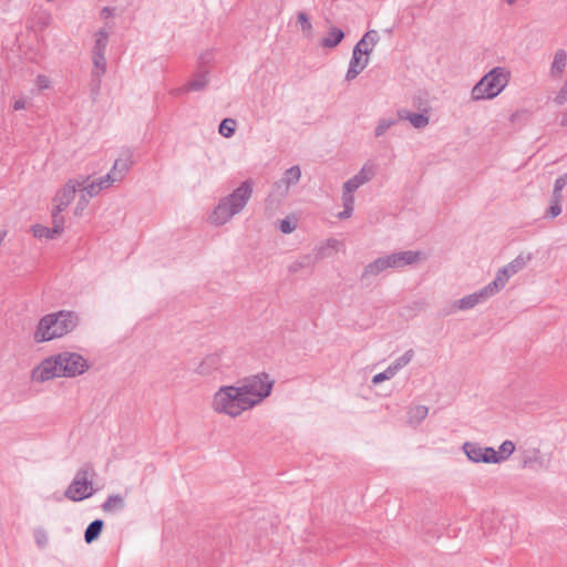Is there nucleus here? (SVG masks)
I'll return each instance as SVG.
<instances>
[{
  "label": "nucleus",
  "instance_id": "obj_19",
  "mask_svg": "<svg viewBox=\"0 0 567 567\" xmlns=\"http://www.w3.org/2000/svg\"><path fill=\"white\" fill-rule=\"evenodd\" d=\"M567 64V53L565 50L559 49L555 52L554 60L550 64L549 75L553 79H559Z\"/></svg>",
  "mask_w": 567,
  "mask_h": 567
},
{
  "label": "nucleus",
  "instance_id": "obj_46",
  "mask_svg": "<svg viewBox=\"0 0 567 567\" xmlns=\"http://www.w3.org/2000/svg\"><path fill=\"white\" fill-rule=\"evenodd\" d=\"M354 47L361 49L365 56H369V54L373 51V47L369 44L364 37H362Z\"/></svg>",
  "mask_w": 567,
  "mask_h": 567
},
{
  "label": "nucleus",
  "instance_id": "obj_20",
  "mask_svg": "<svg viewBox=\"0 0 567 567\" xmlns=\"http://www.w3.org/2000/svg\"><path fill=\"white\" fill-rule=\"evenodd\" d=\"M344 37L346 34L341 29L331 27L329 28L327 35L321 39L320 45L322 48L333 49L342 42Z\"/></svg>",
  "mask_w": 567,
  "mask_h": 567
},
{
  "label": "nucleus",
  "instance_id": "obj_29",
  "mask_svg": "<svg viewBox=\"0 0 567 567\" xmlns=\"http://www.w3.org/2000/svg\"><path fill=\"white\" fill-rule=\"evenodd\" d=\"M236 125L234 118H224L218 126V132L221 136L229 138L235 134Z\"/></svg>",
  "mask_w": 567,
  "mask_h": 567
},
{
  "label": "nucleus",
  "instance_id": "obj_35",
  "mask_svg": "<svg viewBox=\"0 0 567 567\" xmlns=\"http://www.w3.org/2000/svg\"><path fill=\"white\" fill-rule=\"evenodd\" d=\"M297 20H298V23L300 24L301 27V30L307 33V34H310L312 32V23L308 17V14L303 11H300L298 14H297Z\"/></svg>",
  "mask_w": 567,
  "mask_h": 567
},
{
  "label": "nucleus",
  "instance_id": "obj_23",
  "mask_svg": "<svg viewBox=\"0 0 567 567\" xmlns=\"http://www.w3.org/2000/svg\"><path fill=\"white\" fill-rule=\"evenodd\" d=\"M103 527H104V522L100 518L91 522L84 532L85 543L91 544L94 540H96L100 537V535L103 530Z\"/></svg>",
  "mask_w": 567,
  "mask_h": 567
},
{
  "label": "nucleus",
  "instance_id": "obj_32",
  "mask_svg": "<svg viewBox=\"0 0 567 567\" xmlns=\"http://www.w3.org/2000/svg\"><path fill=\"white\" fill-rule=\"evenodd\" d=\"M32 230H33L34 237L40 238V239H42V238L53 239L56 235H59L58 233L52 231V227H47V226H42V225H34L32 227Z\"/></svg>",
  "mask_w": 567,
  "mask_h": 567
},
{
  "label": "nucleus",
  "instance_id": "obj_47",
  "mask_svg": "<svg viewBox=\"0 0 567 567\" xmlns=\"http://www.w3.org/2000/svg\"><path fill=\"white\" fill-rule=\"evenodd\" d=\"M309 260H310L309 257H305L302 260H297V261L292 262L289 266V271L290 272H298L301 268H305V267H307L309 265Z\"/></svg>",
  "mask_w": 567,
  "mask_h": 567
},
{
  "label": "nucleus",
  "instance_id": "obj_2",
  "mask_svg": "<svg viewBox=\"0 0 567 567\" xmlns=\"http://www.w3.org/2000/svg\"><path fill=\"white\" fill-rule=\"evenodd\" d=\"M79 323L78 316L72 311L61 310L42 317L34 332L37 342H45L61 338L73 331Z\"/></svg>",
  "mask_w": 567,
  "mask_h": 567
},
{
  "label": "nucleus",
  "instance_id": "obj_28",
  "mask_svg": "<svg viewBox=\"0 0 567 567\" xmlns=\"http://www.w3.org/2000/svg\"><path fill=\"white\" fill-rule=\"evenodd\" d=\"M413 357H414V351L412 349H409L401 357L396 358L390 364V368L396 374L401 369H403L405 365H408L412 361Z\"/></svg>",
  "mask_w": 567,
  "mask_h": 567
},
{
  "label": "nucleus",
  "instance_id": "obj_49",
  "mask_svg": "<svg viewBox=\"0 0 567 567\" xmlns=\"http://www.w3.org/2000/svg\"><path fill=\"white\" fill-rule=\"evenodd\" d=\"M342 203L344 208H352L354 207V196L351 193H344L342 190Z\"/></svg>",
  "mask_w": 567,
  "mask_h": 567
},
{
  "label": "nucleus",
  "instance_id": "obj_34",
  "mask_svg": "<svg viewBox=\"0 0 567 567\" xmlns=\"http://www.w3.org/2000/svg\"><path fill=\"white\" fill-rule=\"evenodd\" d=\"M375 174L373 165H364L354 176L362 183L370 182Z\"/></svg>",
  "mask_w": 567,
  "mask_h": 567
},
{
  "label": "nucleus",
  "instance_id": "obj_5",
  "mask_svg": "<svg viewBox=\"0 0 567 567\" xmlns=\"http://www.w3.org/2000/svg\"><path fill=\"white\" fill-rule=\"evenodd\" d=\"M511 72L505 68L495 66L488 71L472 89L473 101L492 100L507 86Z\"/></svg>",
  "mask_w": 567,
  "mask_h": 567
},
{
  "label": "nucleus",
  "instance_id": "obj_40",
  "mask_svg": "<svg viewBox=\"0 0 567 567\" xmlns=\"http://www.w3.org/2000/svg\"><path fill=\"white\" fill-rule=\"evenodd\" d=\"M567 102V79L561 89L558 91L556 96L554 97V103L556 105H564Z\"/></svg>",
  "mask_w": 567,
  "mask_h": 567
},
{
  "label": "nucleus",
  "instance_id": "obj_57",
  "mask_svg": "<svg viewBox=\"0 0 567 567\" xmlns=\"http://www.w3.org/2000/svg\"><path fill=\"white\" fill-rule=\"evenodd\" d=\"M188 91H189V90H188V89H186V84H185L184 86H181V87H177V89L172 90V91H171V94H172L173 96H177V95L183 94V93L188 92Z\"/></svg>",
  "mask_w": 567,
  "mask_h": 567
},
{
  "label": "nucleus",
  "instance_id": "obj_59",
  "mask_svg": "<svg viewBox=\"0 0 567 567\" xmlns=\"http://www.w3.org/2000/svg\"><path fill=\"white\" fill-rule=\"evenodd\" d=\"M101 14L104 17V18H109L113 14V9L109 8V7H104L101 11Z\"/></svg>",
  "mask_w": 567,
  "mask_h": 567
},
{
  "label": "nucleus",
  "instance_id": "obj_13",
  "mask_svg": "<svg viewBox=\"0 0 567 567\" xmlns=\"http://www.w3.org/2000/svg\"><path fill=\"white\" fill-rule=\"evenodd\" d=\"M221 367V357L218 353H210L206 355L195 369V372L203 377H209Z\"/></svg>",
  "mask_w": 567,
  "mask_h": 567
},
{
  "label": "nucleus",
  "instance_id": "obj_8",
  "mask_svg": "<svg viewBox=\"0 0 567 567\" xmlns=\"http://www.w3.org/2000/svg\"><path fill=\"white\" fill-rule=\"evenodd\" d=\"M388 268L400 269L405 266L417 264L422 259L421 251L404 250L384 256Z\"/></svg>",
  "mask_w": 567,
  "mask_h": 567
},
{
  "label": "nucleus",
  "instance_id": "obj_31",
  "mask_svg": "<svg viewBox=\"0 0 567 567\" xmlns=\"http://www.w3.org/2000/svg\"><path fill=\"white\" fill-rule=\"evenodd\" d=\"M400 121L399 116L395 118H381L374 130V134L377 137H380L385 134V132L395 125Z\"/></svg>",
  "mask_w": 567,
  "mask_h": 567
},
{
  "label": "nucleus",
  "instance_id": "obj_37",
  "mask_svg": "<svg viewBox=\"0 0 567 567\" xmlns=\"http://www.w3.org/2000/svg\"><path fill=\"white\" fill-rule=\"evenodd\" d=\"M395 375L394 371L390 368V365L383 371L380 372L372 378L373 384H379L385 380H390Z\"/></svg>",
  "mask_w": 567,
  "mask_h": 567
},
{
  "label": "nucleus",
  "instance_id": "obj_27",
  "mask_svg": "<svg viewBox=\"0 0 567 567\" xmlns=\"http://www.w3.org/2000/svg\"><path fill=\"white\" fill-rule=\"evenodd\" d=\"M109 44V32L104 29H100L96 33L95 44L93 47L92 54L102 53L105 54Z\"/></svg>",
  "mask_w": 567,
  "mask_h": 567
},
{
  "label": "nucleus",
  "instance_id": "obj_10",
  "mask_svg": "<svg viewBox=\"0 0 567 567\" xmlns=\"http://www.w3.org/2000/svg\"><path fill=\"white\" fill-rule=\"evenodd\" d=\"M87 178L80 182L70 179L63 188H61L53 198L54 207H58V212H63L70 203L74 199V195L79 187H82L86 183Z\"/></svg>",
  "mask_w": 567,
  "mask_h": 567
},
{
  "label": "nucleus",
  "instance_id": "obj_3",
  "mask_svg": "<svg viewBox=\"0 0 567 567\" xmlns=\"http://www.w3.org/2000/svg\"><path fill=\"white\" fill-rule=\"evenodd\" d=\"M252 194V183L243 182L233 193L221 198L209 216L214 225L221 226L228 223L236 214L240 213Z\"/></svg>",
  "mask_w": 567,
  "mask_h": 567
},
{
  "label": "nucleus",
  "instance_id": "obj_36",
  "mask_svg": "<svg viewBox=\"0 0 567 567\" xmlns=\"http://www.w3.org/2000/svg\"><path fill=\"white\" fill-rule=\"evenodd\" d=\"M429 413V409L425 405H416L410 411V416L412 420L417 422L423 421Z\"/></svg>",
  "mask_w": 567,
  "mask_h": 567
},
{
  "label": "nucleus",
  "instance_id": "obj_17",
  "mask_svg": "<svg viewBox=\"0 0 567 567\" xmlns=\"http://www.w3.org/2000/svg\"><path fill=\"white\" fill-rule=\"evenodd\" d=\"M133 165L131 153H126L125 157L115 159L110 174L117 181H122L125 174L130 171Z\"/></svg>",
  "mask_w": 567,
  "mask_h": 567
},
{
  "label": "nucleus",
  "instance_id": "obj_11",
  "mask_svg": "<svg viewBox=\"0 0 567 567\" xmlns=\"http://www.w3.org/2000/svg\"><path fill=\"white\" fill-rule=\"evenodd\" d=\"M493 297L487 287H483L482 289L470 293L455 302V307L458 310H468L474 308L476 305L486 301L488 298Z\"/></svg>",
  "mask_w": 567,
  "mask_h": 567
},
{
  "label": "nucleus",
  "instance_id": "obj_12",
  "mask_svg": "<svg viewBox=\"0 0 567 567\" xmlns=\"http://www.w3.org/2000/svg\"><path fill=\"white\" fill-rule=\"evenodd\" d=\"M92 62H93V70H92L93 87H92V93L93 94H97V92L100 90L101 79L105 74L106 66H107L105 54H102V53L92 54Z\"/></svg>",
  "mask_w": 567,
  "mask_h": 567
},
{
  "label": "nucleus",
  "instance_id": "obj_26",
  "mask_svg": "<svg viewBox=\"0 0 567 567\" xmlns=\"http://www.w3.org/2000/svg\"><path fill=\"white\" fill-rule=\"evenodd\" d=\"M208 84V72L202 71L186 84V89L189 91H202L204 90Z\"/></svg>",
  "mask_w": 567,
  "mask_h": 567
},
{
  "label": "nucleus",
  "instance_id": "obj_7",
  "mask_svg": "<svg viewBox=\"0 0 567 567\" xmlns=\"http://www.w3.org/2000/svg\"><path fill=\"white\" fill-rule=\"evenodd\" d=\"M94 476V470L92 465L85 464L83 467L78 470L71 484L65 489V497L73 502H81L93 495L92 477Z\"/></svg>",
  "mask_w": 567,
  "mask_h": 567
},
{
  "label": "nucleus",
  "instance_id": "obj_42",
  "mask_svg": "<svg viewBox=\"0 0 567 567\" xmlns=\"http://www.w3.org/2000/svg\"><path fill=\"white\" fill-rule=\"evenodd\" d=\"M115 182H117V181H116V179H115V178L110 174V172H109L105 176H103V177H101V178H99V179L96 181V183H97V185H99V188H100L101 190H102V189H105V188H109V187H110V186H112V185H113V183H115Z\"/></svg>",
  "mask_w": 567,
  "mask_h": 567
},
{
  "label": "nucleus",
  "instance_id": "obj_25",
  "mask_svg": "<svg viewBox=\"0 0 567 567\" xmlns=\"http://www.w3.org/2000/svg\"><path fill=\"white\" fill-rule=\"evenodd\" d=\"M101 507L105 513L122 511L125 507L124 498L120 494L110 495Z\"/></svg>",
  "mask_w": 567,
  "mask_h": 567
},
{
  "label": "nucleus",
  "instance_id": "obj_21",
  "mask_svg": "<svg viewBox=\"0 0 567 567\" xmlns=\"http://www.w3.org/2000/svg\"><path fill=\"white\" fill-rule=\"evenodd\" d=\"M398 115L400 120H408L415 128H424L429 124V117L423 113H412L406 110H400Z\"/></svg>",
  "mask_w": 567,
  "mask_h": 567
},
{
  "label": "nucleus",
  "instance_id": "obj_18",
  "mask_svg": "<svg viewBox=\"0 0 567 567\" xmlns=\"http://www.w3.org/2000/svg\"><path fill=\"white\" fill-rule=\"evenodd\" d=\"M369 56L365 58H351L346 73V81H353L369 64Z\"/></svg>",
  "mask_w": 567,
  "mask_h": 567
},
{
  "label": "nucleus",
  "instance_id": "obj_61",
  "mask_svg": "<svg viewBox=\"0 0 567 567\" xmlns=\"http://www.w3.org/2000/svg\"><path fill=\"white\" fill-rule=\"evenodd\" d=\"M560 177H563V179H565V182L567 183V173L561 175Z\"/></svg>",
  "mask_w": 567,
  "mask_h": 567
},
{
  "label": "nucleus",
  "instance_id": "obj_54",
  "mask_svg": "<svg viewBox=\"0 0 567 567\" xmlns=\"http://www.w3.org/2000/svg\"><path fill=\"white\" fill-rule=\"evenodd\" d=\"M566 185H567V183L565 182V179H563V177L559 176L555 181L554 188L556 189V192H558V190L563 192V189Z\"/></svg>",
  "mask_w": 567,
  "mask_h": 567
},
{
  "label": "nucleus",
  "instance_id": "obj_41",
  "mask_svg": "<svg viewBox=\"0 0 567 567\" xmlns=\"http://www.w3.org/2000/svg\"><path fill=\"white\" fill-rule=\"evenodd\" d=\"M529 117V112L525 109L518 110L511 114L509 121L512 123L520 122V121H527Z\"/></svg>",
  "mask_w": 567,
  "mask_h": 567
},
{
  "label": "nucleus",
  "instance_id": "obj_53",
  "mask_svg": "<svg viewBox=\"0 0 567 567\" xmlns=\"http://www.w3.org/2000/svg\"><path fill=\"white\" fill-rule=\"evenodd\" d=\"M563 199H564L563 192L561 190L556 192V189L553 188V193L550 196V203L561 204Z\"/></svg>",
  "mask_w": 567,
  "mask_h": 567
},
{
  "label": "nucleus",
  "instance_id": "obj_43",
  "mask_svg": "<svg viewBox=\"0 0 567 567\" xmlns=\"http://www.w3.org/2000/svg\"><path fill=\"white\" fill-rule=\"evenodd\" d=\"M279 229L284 234H290L296 229V224L291 221L289 218H285L280 220Z\"/></svg>",
  "mask_w": 567,
  "mask_h": 567
},
{
  "label": "nucleus",
  "instance_id": "obj_22",
  "mask_svg": "<svg viewBox=\"0 0 567 567\" xmlns=\"http://www.w3.org/2000/svg\"><path fill=\"white\" fill-rule=\"evenodd\" d=\"M386 269L389 268L386 266L384 256H381L365 266L361 275V279L363 280L369 277H377Z\"/></svg>",
  "mask_w": 567,
  "mask_h": 567
},
{
  "label": "nucleus",
  "instance_id": "obj_15",
  "mask_svg": "<svg viewBox=\"0 0 567 567\" xmlns=\"http://www.w3.org/2000/svg\"><path fill=\"white\" fill-rule=\"evenodd\" d=\"M512 276H514V274L509 271L507 266H504L503 268L498 269L494 280L486 285V287L494 296L505 287Z\"/></svg>",
  "mask_w": 567,
  "mask_h": 567
},
{
  "label": "nucleus",
  "instance_id": "obj_39",
  "mask_svg": "<svg viewBox=\"0 0 567 567\" xmlns=\"http://www.w3.org/2000/svg\"><path fill=\"white\" fill-rule=\"evenodd\" d=\"M34 539H35L37 545L40 548H44L48 544V535H47L45 530H43L41 528H37L34 530Z\"/></svg>",
  "mask_w": 567,
  "mask_h": 567
},
{
  "label": "nucleus",
  "instance_id": "obj_14",
  "mask_svg": "<svg viewBox=\"0 0 567 567\" xmlns=\"http://www.w3.org/2000/svg\"><path fill=\"white\" fill-rule=\"evenodd\" d=\"M300 167L298 165H293L285 172L281 179L275 183V187L277 189L282 188V192L286 193L291 185H295L300 181Z\"/></svg>",
  "mask_w": 567,
  "mask_h": 567
},
{
  "label": "nucleus",
  "instance_id": "obj_56",
  "mask_svg": "<svg viewBox=\"0 0 567 567\" xmlns=\"http://www.w3.org/2000/svg\"><path fill=\"white\" fill-rule=\"evenodd\" d=\"M212 56H213V52H210V51H207V52L203 53V54L199 56V63H200V65H203V64H205V63L209 62V60L212 59Z\"/></svg>",
  "mask_w": 567,
  "mask_h": 567
},
{
  "label": "nucleus",
  "instance_id": "obj_16",
  "mask_svg": "<svg viewBox=\"0 0 567 567\" xmlns=\"http://www.w3.org/2000/svg\"><path fill=\"white\" fill-rule=\"evenodd\" d=\"M512 276H514V274L509 271L507 266H504L503 268L498 269L494 280L486 285V287L494 296L505 287Z\"/></svg>",
  "mask_w": 567,
  "mask_h": 567
},
{
  "label": "nucleus",
  "instance_id": "obj_33",
  "mask_svg": "<svg viewBox=\"0 0 567 567\" xmlns=\"http://www.w3.org/2000/svg\"><path fill=\"white\" fill-rule=\"evenodd\" d=\"M62 212H58V207L52 209V231L62 234L64 230V217L61 215Z\"/></svg>",
  "mask_w": 567,
  "mask_h": 567
},
{
  "label": "nucleus",
  "instance_id": "obj_62",
  "mask_svg": "<svg viewBox=\"0 0 567 567\" xmlns=\"http://www.w3.org/2000/svg\"><path fill=\"white\" fill-rule=\"evenodd\" d=\"M508 4H513L516 0H506Z\"/></svg>",
  "mask_w": 567,
  "mask_h": 567
},
{
  "label": "nucleus",
  "instance_id": "obj_52",
  "mask_svg": "<svg viewBox=\"0 0 567 567\" xmlns=\"http://www.w3.org/2000/svg\"><path fill=\"white\" fill-rule=\"evenodd\" d=\"M28 103H29V102H28V100H27V99H23V97L18 99V100H16V101H14V103H13V110H14V111L24 110V109H27Z\"/></svg>",
  "mask_w": 567,
  "mask_h": 567
},
{
  "label": "nucleus",
  "instance_id": "obj_24",
  "mask_svg": "<svg viewBox=\"0 0 567 567\" xmlns=\"http://www.w3.org/2000/svg\"><path fill=\"white\" fill-rule=\"evenodd\" d=\"M515 451V444L511 440L504 441L498 451L494 450L493 464H498L507 460Z\"/></svg>",
  "mask_w": 567,
  "mask_h": 567
},
{
  "label": "nucleus",
  "instance_id": "obj_38",
  "mask_svg": "<svg viewBox=\"0 0 567 567\" xmlns=\"http://www.w3.org/2000/svg\"><path fill=\"white\" fill-rule=\"evenodd\" d=\"M362 185L355 176H352L343 184V192L353 194Z\"/></svg>",
  "mask_w": 567,
  "mask_h": 567
},
{
  "label": "nucleus",
  "instance_id": "obj_1",
  "mask_svg": "<svg viewBox=\"0 0 567 567\" xmlns=\"http://www.w3.org/2000/svg\"><path fill=\"white\" fill-rule=\"evenodd\" d=\"M90 369L87 360L76 352L63 351L43 359L31 372L35 382H45L55 378H75Z\"/></svg>",
  "mask_w": 567,
  "mask_h": 567
},
{
  "label": "nucleus",
  "instance_id": "obj_48",
  "mask_svg": "<svg viewBox=\"0 0 567 567\" xmlns=\"http://www.w3.org/2000/svg\"><path fill=\"white\" fill-rule=\"evenodd\" d=\"M363 37L368 40L369 44L373 48L377 45V43L380 40L379 33L375 30H370V31L365 32L363 34Z\"/></svg>",
  "mask_w": 567,
  "mask_h": 567
},
{
  "label": "nucleus",
  "instance_id": "obj_55",
  "mask_svg": "<svg viewBox=\"0 0 567 567\" xmlns=\"http://www.w3.org/2000/svg\"><path fill=\"white\" fill-rule=\"evenodd\" d=\"M352 213H353L352 208H344L343 207V210L338 214V218L339 219H347V218L351 217Z\"/></svg>",
  "mask_w": 567,
  "mask_h": 567
},
{
  "label": "nucleus",
  "instance_id": "obj_6",
  "mask_svg": "<svg viewBox=\"0 0 567 567\" xmlns=\"http://www.w3.org/2000/svg\"><path fill=\"white\" fill-rule=\"evenodd\" d=\"M238 385L245 396L250 402V408L260 404L267 396L270 395L274 380L270 379L266 372H260L250 377H246L238 382Z\"/></svg>",
  "mask_w": 567,
  "mask_h": 567
},
{
  "label": "nucleus",
  "instance_id": "obj_9",
  "mask_svg": "<svg viewBox=\"0 0 567 567\" xmlns=\"http://www.w3.org/2000/svg\"><path fill=\"white\" fill-rule=\"evenodd\" d=\"M463 451L470 461L474 463H493L494 449L489 446H482L476 442H465Z\"/></svg>",
  "mask_w": 567,
  "mask_h": 567
},
{
  "label": "nucleus",
  "instance_id": "obj_60",
  "mask_svg": "<svg viewBox=\"0 0 567 567\" xmlns=\"http://www.w3.org/2000/svg\"><path fill=\"white\" fill-rule=\"evenodd\" d=\"M560 125L567 126V110L563 113Z\"/></svg>",
  "mask_w": 567,
  "mask_h": 567
},
{
  "label": "nucleus",
  "instance_id": "obj_50",
  "mask_svg": "<svg viewBox=\"0 0 567 567\" xmlns=\"http://www.w3.org/2000/svg\"><path fill=\"white\" fill-rule=\"evenodd\" d=\"M37 86L40 90L49 89L50 87V80L44 74H39L35 79Z\"/></svg>",
  "mask_w": 567,
  "mask_h": 567
},
{
  "label": "nucleus",
  "instance_id": "obj_30",
  "mask_svg": "<svg viewBox=\"0 0 567 567\" xmlns=\"http://www.w3.org/2000/svg\"><path fill=\"white\" fill-rule=\"evenodd\" d=\"M530 259H532V255H527V256L518 255L515 259H513L506 266L509 268V271H512V274L515 275L518 271H520Z\"/></svg>",
  "mask_w": 567,
  "mask_h": 567
},
{
  "label": "nucleus",
  "instance_id": "obj_4",
  "mask_svg": "<svg viewBox=\"0 0 567 567\" xmlns=\"http://www.w3.org/2000/svg\"><path fill=\"white\" fill-rule=\"evenodd\" d=\"M248 398L245 396L239 385H223L213 395L212 408L218 414L237 417L251 410Z\"/></svg>",
  "mask_w": 567,
  "mask_h": 567
},
{
  "label": "nucleus",
  "instance_id": "obj_58",
  "mask_svg": "<svg viewBox=\"0 0 567 567\" xmlns=\"http://www.w3.org/2000/svg\"><path fill=\"white\" fill-rule=\"evenodd\" d=\"M351 58H365V54L362 52L361 49L354 47L352 50V56Z\"/></svg>",
  "mask_w": 567,
  "mask_h": 567
},
{
  "label": "nucleus",
  "instance_id": "obj_44",
  "mask_svg": "<svg viewBox=\"0 0 567 567\" xmlns=\"http://www.w3.org/2000/svg\"><path fill=\"white\" fill-rule=\"evenodd\" d=\"M100 188H99V185L96 182H92L85 186H83V194H85V196L87 195L89 197H93L95 195H97L100 193Z\"/></svg>",
  "mask_w": 567,
  "mask_h": 567
},
{
  "label": "nucleus",
  "instance_id": "obj_45",
  "mask_svg": "<svg viewBox=\"0 0 567 567\" xmlns=\"http://www.w3.org/2000/svg\"><path fill=\"white\" fill-rule=\"evenodd\" d=\"M561 213V204L550 203L545 216L549 218H556Z\"/></svg>",
  "mask_w": 567,
  "mask_h": 567
},
{
  "label": "nucleus",
  "instance_id": "obj_51",
  "mask_svg": "<svg viewBox=\"0 0 567 567\" xmlns=\"http://www.w3.org/2000/svg\"><path fill=\"white\" fill-rule=\"evenodd\" d=\"M86 204H87V198H86L85 194H82V196L79 199L76 207L74 209V214L80 216L82 214L83 209L85 208Z\"/></svg>",
  "mask_w": 567,
  "mask_h": 567
}]
</instances>
